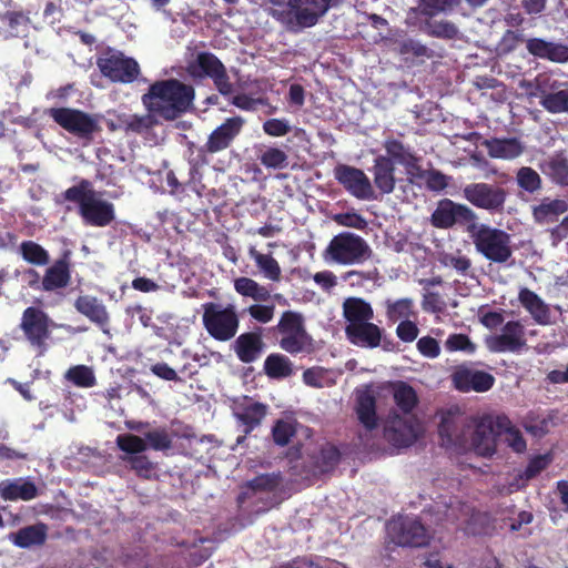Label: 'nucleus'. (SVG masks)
<instances>
[{"label": "nucleus", "mask_w": 568, "mask_h": 568, "mask_svg": "<svg viewBox=\"0 0 568 568\" xmlns=\"http://www.w3.org/2000/svg\"><path fill=\"white\" fill-rule=\"evenodd\" d=\"M459 0H418L417 10L419 14L434 18L440 12L452 10Z\"/></svg>", "instance_id": "nucleus-53"}, {"label": "nucleus", "mask_w": 568, "mask_h": 568, "mask_svg": "<svg viewBox=\"0 0 568 568\" xmlns=\"http://www.w3.org/2000/svg\"><path fill=\"white\" fill-rule=\"evenodd\" d=\"M467 232L476 251L487 261L504 264L513 256L511 235L506 231L474 222L467 226Z\"/></svg>", "instance_id": "nucleus-3"}, {"label": "nucleus", "mask_w": 568, "mask_h": 568, "mask_svg": "<svg viewBox=\"0 0 568 568\" xmlns=\"http://www.w3.org/2000/svg\"><path fill=\"white\" fill-rule=\"evenodd\" d=\"M273 331L280 337V347L288 354L311 353L314 349V339L306 329L305 318L296 311H284Z\"/></svg>", "instance_id": "nucleus-4"}, {"label": "nucleus", "mask_w": 568, "mask_h": 568, "mask_svg": "<svg viewBox=\"0 0 568 568\" xmlns=\"http://www.w3.org/2000/svg\"><path fill=\"white\" fill-rule=\"evenodd\" d=\"M250 255L265 277L274 282L280 281L281 267L278 262L271 254H263L252 247L250 250Z\"/></svg>", "instance_id": "nucleus-48"}, {"label": "nucleus", "mask_w": 568, "mask_h": 568, "mask_svg": "<svg viewBox=\"0 0 568 568\" xmlns=\"http://www.w3.org/2000/svg\"><path fill=\"white\" fill-rule=\"evenodd\" d=\"M341 0H290L295 9V24L301 28L314 27L318 20Z\"/></svg>", "instance_id": "nucleus-21"}, {"label": "nucleus", "mask_w": 568, "mask_h": 568, "mask_svg": "<svg viewBox=\"0 0 568 568\" xmlns=\"http://www.w3.org/2000/svg\"><path fill=\"white\" fill-rule=\"evenodd\" d=\"M355 412L359 423L367 430H373L378 426L376 397L369 387L364 390H357Z\"/></svg>", "instance_id": "nucleus-30"}, {"label": "nucleus", "mask_w": 568, "mask_h": 568, "mask_svg": "<svg viewBox=\"0 0 568 568\" xmlns=\"http://www.w3.org/2000/svg\"><path fill=\"white\" fill-rule=\"evenodd\" d=\"M19 254L30 265L45 266L50 263L49 252L39 243L27 240L19 245Z\"/></svg>", "instance_id": "nucleus-41"}, {"label": "nucleus", "mask_w": 568, "mask_h": 568, "mask_svg": "<svg viewBox=\"0 0 568 568\" xmlns=\"http://www.w3.org/2000/svg\"><path fill=\"white\" fill-rule=\"evenodd\" d=\"M47 538L48 526L44 523L26 526L9 535V540L14 546L23 549L42 546Z\"/></svg>", "instance_id": "nucleus-31"}, {"label": "nucleus", "mask_w": 568, "mask_h": 568, "mask_svg": "<svg viewBox=\"0 0 568 568\" xmlns=\"http://www.w3.org/2000/svg\"><path fill=\"white\" fill-rule=\"evenodd\" d=\"M54 123L84 144L93 141L95 134L101 132L100 115L83 110L61 106L50 108L45 111Z\"/></svg>", "instance_id": "nucleus-5"}, {"label": "nucleus", "mask_w": 568, "mask_h": 568, "mask_svg": "<svg viewBox=\"0 0 568 568\" xmlns=\"http://www.w3.org/2000/svg\"><path fill=\"white\" fill-rule=\"evenodd\" d=\"M488 155L494 159L514 160L525 151V145L518 138H493L484 143Z\"/></svg>", "instance_id": "nucleus-32"}, {"label": "nucleus", "mask_w": 568, "mask_h": 568, "mask_svg": "<svg viewBox=\"0 0 568 568\" xmlns=\"http://www.w3.org/2000/svg\"><path fill=\"white\" fill-rule=\"evenodd\" d=\"M525 41V36L521 31L506 30L500 38L497 50L500 54H509L514 52L520 43Z\"/></svg>", "instance_id": "nucleus-59"}, {"label": "nucleus", "mask_w": 568, "mask_h": 568, "mask_svg": "<svg viewBox=\"0 0 568 568\" xmlns=\"http://www.w3.org/2000/svg\"><path fill=\"white\" fill-rule=\"evenodd\" d=\"M516 182L519 189L534 194L541 190L542 180L539 173L530 166H521L516 173Z\"/></svg>", "instance_id": "nucleus-50"}, {"label": "nucleus", "mask_w": 568, "mask_h": 568, "mask_svg": "<svg viewBox=\"0 0 568 568\" xmlns=\"http://www.w3.org/2000/svg\"><path fill=\"white\" fill-rule=\"evenodd\" d=\"M544 60L551 62L565 63L568 61V45L562 43L548 42Z\"/></svg>", "instance_id": "nucleus-64"}, {"label": "nucleus", "mask_w": 568, "mask_h": 568, "mask_svg": "<svg viewBox=\"0 0 568 568\" xmlns=\"http://www.w3.org/2000/svg\"><path fill=\"white\" fill-rule=\"evenodd\" d=\"M382 389L392 395L400 415L415 416L413 412L417 407L419 398L413 386L404 381H390L386 382Z\"/></svg>", "instance_id": "nucleus-25"}, {"label": "nucleus", "mask_w": 568, "mask_h": 568, "mask_svg": "<svg viewBox=\"0 0 568 568\" xmlns=\"http://www.w3.org/2000/svg\"><path fill=\"white\" fill-rule=\"evenodd\" d=\"M463 196L475 207L496 214L505 209L507 191L498 185L478 182L465 185Z\"/></svg>", "instance_id": "nucleus-14"}, {"label": "nucleus", "mask_w": 568, "mask_h": 568, "mask_svg": "<svg viewBox=\"0 0 568 568\" xmlns=\"http://www.w3.org/2000/svg\"><path fill=\"white\" fill-rule=\"evenodd\" d=\"M518 300L536 323L540 325L550 323L549 306L535 292L524 287L519 291Z\"/></svg>", "instance_id": "nucleus-35"}, {"label": "nucleus", "mask_w": 568, "mask_h": 568, "mask_svg": "<svg viewBox=\"0 0 568 568\" xmlns=\"http://www.w3.org/2000/svg\"><path fill=\"white\" fill-rule=\"evenodd\" d=\"M334 178L354 197L358 200L374 197L372 183L363 170L347 164H337L334 168Z\"/></svg>", "instance_id": "nucleus-18"}, {"label": "nucleus", "mask_w": 568, "mask_h": 568, "mask_svg": "<svg viewBox=\"0 0 568 568\" xmlns=\"http://www.w3.org/2000/svg\"><path fill=\"white\" fill-rule=\"evenodd\" d=\"M497 430L499 438L516 454H523L527 449V443L523 433L505 414H498Z\"/></svg>", "instance_id": "nucleus-36"}, {"label": "nucleus", "mask_w": 568, "mask_h": 568, "mask_svg": "<svg viewBox=\"0 0 568 568\" xmlns=\"http://www.w3.org/2000/svg\"><path fill=\"white\" fill-rule=\"evenodd\" d=\"M65 378L73 385L82 388L93 387L97 384L92 368L85 365L70 367L65 373Z\"/></svg>", "instance_id": "nucleus-51"}, {"label": "nucleus", "mask_w": 568, "mask_h": 568, "mask_svg": "<svg viewBox=\"0 0 568 568\" xmlns=\"http://www.w3.org/2000/svg\"><path fill=\"white\" fill-rule=\"evenodd\" d=\"M374 184L384 194H389L395 189V165L393 160L385 155H378L372 168Z\"/></svg>", "instance_id": "nucleus-34"}, {"label": "nucleus", "mask_w": 568, "mask_h": 568, "mask_svg": "<svg viewBox=\"0 0 568 568\" xmlns=\"http://www.w3.org/2000/svg\"><path fill=\"white\" fill-rule=\"evenodd\" d=\"M185 71L194 81L212 80L215 89L224 97L231 95L234 91L226 67L210 51L197 52L187 61Z\"/></svg>", "instance_id": "nucleus-6"}, {"label": "nucleus", "mask_w": 568, "mask_h": 568, "mask_svg": "<svg viewBox=\"0 0 568 568\" xmlns=\"http://www.w3.org/2000/svg\"><path fill=\"white\" fill-rule=\"evenodd\" d=\"M535 94L540 104L550 113H568V83L559 82L546 73L535 78Z\"/></svg>", "instance_id": "nucleus-16"}, {"label": "nucleus", "mask_w": 568, "mask_h": 568, "mask_svg": "<svg viewBox=\"0 0 568 568\" xmlns=\"http://www.w3.org/2000/svg\"><path fill=\"white\" fill-rule=\"evenodd\" d=\"M257 159L268 170H284L290 165L287 153L276 146H265L260 151Z\"/></svg>", "instance_id": "nucleus-47"}, {"label": "nucleus", "mask_w": 568, "mask_h": 568, "mask_svg": "<svg viewBox=\"0 0 568 568\" xmlns=\"http://www.w3.org/2000/svg\"><path fill=\"white\" fill-rule=\"evenodd\" d=\"M39 489L29 478H13L0 481V497L3 500H23L29 501L37 498Z\"/></svg>", "instance_id": "nucleus-26"}, {"label": "nucleus", "mask_w": 568, "mask_h": 568, "mask_svg": "<svg viewBox=\"0 0 568 568\" xmlns=\"http://www.w3.org/2000/svg\"><path fill=\"white\" fill-rule=\"evenodd\" d=\"M74 307L103 332H106L110 324V315L101 300L92 295H81L75 300Z\"/></svg>", "instance_id": "nucleus-27"}, {"label": "nucleus", "mask_w": 568, "mask_h": 568, "mask_svg": "<svg viewBox=\"0 0 568 568\" xmlns=\"http://www.w3.org/2000/svg\"><path fill=\"white\" fill-rule=\"evenodd\" d=\"M422 31L429 37L444 40H455L459 34V29L454 22L448 20H434L433 18H427L424 21Z\"/></svg>", "instance_id": "nucleus-40"}, {"label": "nucleus", "mask_w": 568, "mask_h": 568, "mask_svg": "<svg viewBox=\"0 0 568 568\" xmlns=\"http://www.w3.org/2000/svg\"><path fill=\"white\" fill-rule=\"evenodd\" d=\"M264 10L278 22L291 27L295 23V9L290 0H265Z\"/></svg>", "instance_id": "nucleus-43"}, {"label": "nucleus", "mask_w": 568, "mask_h": 568, "mask_svg": "<svg viewBox=\"0 0 568 568\" xmlns=\"http://www.w3.org/2000/svg\"><path fill=\"white\" fill-rule=\"evenodd\" d=\"M264 372L271 378H285L292 375V363L283 354H270L264 362Z\"/></svg>", "instance_id": "nucleus-44"}, {"label": "nucleus", "mask_w": 568, "mask_h": 568, "mask_svg": "<svg viewBox=\"0 0 568 568\" xmlns=\"http://www.w3.org/2000/svg\"><path fill=\"white\" fill-rule=\"evenodd\" d=\"M1 26L0 36L6 39L24 38L30 29V16L28 11L23 10H7L0 13Z\"/></svg>", "instance_id": "nucleus-28"}, {"label": "nucleus", "mask_w": 568, "mask_h": 568, "mask_svg": "<svg viewBox=\"0 0 568 568\" xmlns=\"http://www.w3.org/2000/svg\"><path fill=\"white\" fill-rule=\"evenodd\" d=\"M414 316V302L412 298L404 297L396 301H386V317L389 322L407 321Z\"/></svg>", "instance_id": "nucleus-46"}, {"label": "nucleus", "mask_w": 568, "mask_h": 568, "mask_svg": "<svg viewBox=\"0 0 568 568\" xmlns=\"http://www.w3.org/2000/svg\"><path fill=\"white\" fill-rule=\"evenodd\" d=\"M144 438L154 450H168L172 447V437L164 427L145 433Z\"/></svg>", "instance_id": "nucleus-57"}, {"label": "nucleus", "mask_w": 568, "mask_h": 568, "mask_svg": "<svg viewBox=\"0 0 568 568\" xmlns=\"http://www.w3.org/2000/svg\"><path fill=\"white\" fill-rule=\"evenodd\" d=\"M115 442L119 449L130 456L141 455L148 448L145 440L133 434H121Z\"/></svg>", "instance_id": "nucleus-54"}, {"label": "nucleus", "mask_w": 568, "mask_h": 568, "mask_svg": "<svg viewBox=\"0 0 568 568\" xmlns=\"http://www.w3.org/2000/svg\"><path fill=\"white\" fill-rule=\"evenodd\" d=\"M308 458L314 473L326 474L338 465L341 452L335 445L325 443L318 450L308 454Z\"/></svg>", "instance_id": "nucleus-33"}, {"label": "nucleus", "mask_w": 568, "mask_h": 568, "mask_svg": "<svg viewBox=\"0 0 568 568\" xmlns=\"http://www.w3.org/2000/svg\"><path fill=\"white\" fill-rule=\"evenodd\" d=\"M452 382L454 387L460 392L467 393L474 390L484 393L494 386L495 377L484 371L459 366L452 374Z\"/></svg>", "instance_id": "nucleus-22"}, {"label": "nucleus", "mask_w": 568, "mask_h": 568, "mask_svg": "<svg viewBox=\"0 0 568 568\" xmlns=\"http://www.w3.org/2000/svg\"><path fill=\"white\" fill-rule=\"evenodd\" d=\"M550 462L551 459L548 455L535 456L528 462L521 477H524L527 480L535 478L537 475H539L544 469L548 467Z\"/></svg>", "instance_id": "nucleus-61"}, {"label": "nucleus", "mask_w": 568, "mask_h": 568, "mask_svg": "<svg viewBox=\"0 0 568 568\" xmlns=\"http://www.w3.org/2000/svg\"><path fill=\"white\" fill-rule=\"evenodd\" d=\"M398 53L400 55H412L414 58H433L432 49L414 39H405L398 42Z\"/></svg>", "instance_id": "nucleus-56"}, {"label": "nucleus", "mask_w": 568, "mask_h": 568, "mask_svg": "<svg viewBox=\"0 0 568 568\" xmlns=\"http://www.w3.org/2000/svg\"><path fill=\"white\" fill-rule=\"evenodd\" d=\"M476 219V213L467 205L456 203L450 199H443L432 213L430 223L437 229H450L456 223L473 224Z\"/></svg>", "instance_id": "nucleus-17"}, {"label": "nucleus", "mask_w": 568, "mask_h": 568, "mask_svg": "<svg viewBox=\"0 0 568 568\" xmlns=\"http://www.w3.org/2000/svg\"><path fill=\"white\" fill-rule=\"evenodd\" d=\"M343 316L346 321V325H356L372 321L374 318V311L371 304L364 298L347 297L343 302Z\"/></svg>", "instance_id": "nucleus-38"}, {"label": "nucleus", "mask_w": 568, "mask_h": 568, "mask_svg": "<svg viewBox=\"0 0 568 568\" xmlns=\"http://www.w3.org/2000/svg\"><path fill=\"white\" fill-rule=\"evenodd\" d=\"M470 430L471 418L452 410L443 413L438 425L440 446L456 454L468 453Z\"/></svg>", "instance_id": "nucleus-8"}, {"label": "nucleus", "mask_w": 568, "mask_h": 568, "mask_svg": "<svg viewBox=\"0 0 568 568\" xmlns=\"http://www.w3.org/2000/svg\"><path fill=\"white\" fill-rule=\"evenodd\" d=\"M71 282V251L65 250L61 256L45 268L43 292H53L67 287Z\"/></svg>", "instance_id": "nucleus-24"}, {"label": "nucleus", "mask_w": 568, "mask_h": 568, "mask_svg": "<svg viewBox=\"0 0 568 568\" xmlns=\"http://www.w3.org/2000/svg\"><path fill=\"white\" fill-rule=\"evenodd\" d=\"M97 65L100 72L112 82L132 83L140 74L139 63L120 51H106L98 59Z\"/></svg>", "instance_id": "nucleus-15"}, {"label": "nucleus", "mask_w": 568, "mask_h": 568, "mask_svg": "<svg viewBox=\"0 0 568 568\" xmlns=\"http://www.w3.org/2000/svg\"><path fill=\"white\" fill-rule=\"evenodd\" d=\"M245 120L240 115L225 119L210 133L205 144L199 148V161L206 164L207 154H215L231 148L242 132Z\"/></svg>", "instance_id": "nucleus-12"}, {"label": "nucleus", "mask_w": 568, "mask_h": 568, "mask_svg": "<svg viewBox=\"0 0 568 568\" xmlns=\"http://www.w3.org/2000/svg\"><path fill=\"white\" fill-rule=\"evenodd\" d=\"M264 342L261 333L246 332L236 337L233 349L237 358L245 364L257 361L263 352Z\"/></svg>", "instance_id": "nucleus-29"}, {"label": "nucleus", "mask_w": 568, "mask_h": 568, "mask_svg": "<svg viewBox=\"0 0 568 568\" xmlns=\"http://www.w3.org/2000/svg\"><path fill=\"white\" fill-rule=\"evenodd\" d=\"M422 432V424L416 416L400 415L395 409L388 413L383 424V436L395 448L412 446Z\"/></svg>", "instance_id": "nucleus-10"}, {"label": "nucleus", "mask_w": 568, "mask_h": 568, "mask_svg": "<svg viewBox=\"0 0 568 568\" xmlns=\"http://www.w3.org/2000/svg\"><path fill=\"white\" fill-rule=\"evenodd\" d=\"M568 211V203L561 199H545L539 205L532 210L535 220L539 223L546 222L549 216H558Z\"/></svg>", "instance_id": "nucleus-49"}, {"label": "nucleus", "mask_w": 568, "mask_h": 568, "mask_svg": "<svg viewBox=\"0 0 568 568\" xmlns=\"http://www.w3.org/2000/svg\"><path fill=\"white\" fill-rule=\"evenodd\" d=\"M124 460L135 474L144 479H151L154 476L156 464L151 462L145 455L128 456Z\"/></svg>", "instance_id": "nucleus-55"}, {"label": "nucleus", "mask_w": 568, "mask_h": 568, "mask_svg": "<svg viewBox=\"0 0 568 568\" xmlns=\"http://www.w3.org/2000/svg\"><path fill=\"white\" fill-rule=\"evenodd\" d=\"M300 423L295 419L280 418L272 426V438L275 445L285 447L296 435Z\"/></svg>", "instance_id": "nucleus-45"}, {"label": "nucleus", "mask_w": 568, "mask_h": 568, "mask_svg": "<svg viewBox=\"0 0 568 568\" xmlns=\"http://www.w3.org/2000/svg\"><path fill=\"white\" fill-rule=\"evenodd\" d=\"M497 422L498 414H484L477 418H471L469 452L483 458H491L497 453L499 439Z\"/></svg>", "instance_id": "nucleus-11"}, {"label": "nucleus", "mask_w": 568, "mask_h": 568, "mask_svg": "<svg viewBox=\"0 0 568 568\" xmlns=\"http://www.w3.org/2000/svg\"><path fill=\"white\" fill-rule=\"evenodd\" d=\"M156 115L153 112H148L146 114H130L121 116L120 123L121 126L126 132H133L136 134H142L150 129H152L155 124H158Z\"/></svg>", "instance_id": "nucleus-42"}, {"label": "nucleus", "mask_w": 568, "mask_h": 568, "mask_svg": "<svg viewBox=\"0 0 568 568\" xmlns=\"http://www.w3.org/2000/svg\"><path fill=\"white\" fill-rule=\"evenodd\" d=\"M202 307V323L212 338L219 342H227L235 337L240 327V318L234 305L222 306L207 302Z\"/></svg>", "instance_id": "nucleus-7"}, {"label": "nucleus", "mask_w": 568, "mask_h": 568, "mask_svg": "<svg viewBox=\"0 0 568 568\" xmlns=\"http://www.w3.org/2000/svg\"><path fill=\"white\" fill-rule=\"evenodd\" d=\"M485 343L493 353H519L527 344L525 327L519 321H509L500 334L488 336Z\"/></svg>", "instance_id": "nucleus-19"}, {"label": "nucleus", "mask_w": 568, "mask_h": 568, "mask_svg": "<svg viewBox=\"0 0 568 568\" xmlns=\"http://www.w3.org/2000/svg\"><path fill=\"white\" fill-rule=\"evenodd\" d=\"M62 196L65 201L78 204L79 214L87 225L105 227L115 220L114 204L99 197L89 180L82 179L67 189Z\"/></svg>", "instance_id": "nucleus-2"}, {"label": "nucleus", "mask_w": 568, "mask_h": 568, "mask_svg": "<svg viewBox=\"0 0 568 568\" xmlns=\"http://www.w3.org/2000/svg\"><path fill=\"white\" fill-rule=\"evenodd\" d=\"M326 253L338 264L352 265L371 258L373 252L362 236L351 232H342L331 240Z\"/></svg>", "instance_id": "nucleus-9"}, {"label": "nucleus", "mask_w": 568, "mask_h": 568, "mask_svg": "<svg viewBox=\"0 0 568 568\" xmlns=\"http://www.w3.org/2000/svg\"><path fill=\"white\" fill-rule=\"evenodd\" d=\"M445 347L448 352H465L474 354L477 349L475 343L465 334H450L445 341Z\"/></svg>", "instance_id": "nucleus-58"}, {"label": "nucleus", "mask_w": 568, "mask_h": 568, "mask_svg": "<svg viewBox=\"0 0 568 568\" xmlns=\"http://www.w3.org/2000/svg\"><path fill=\"white\" fill-rule=\"evenodd\" d=\"M384 148L390 160L394 159L403 165L410 164L415 161V154H413L408 148L396 139L386 140Z\"/></svg>", "instance_id": "nucleus-52"}, {"label": "nucleus", "mask_w": 568, "mask_h": 568, "mask_svg": "<svg viewBox=\"0 0 568 568\" xmlns=\"http://www.w3.org/2000/svg\"><path fill=\"white\" fill-rule=\"evenodd\" d=\"M267 406L262 403L243 405L236 413L237 419L245 426L244 433L250 434L266 416Z\"/></svg>", "instance_id": "nucleus-39"}, {"label": "nucleus", "mask_w": 568, "mask_h": 568, "mask_svg": "<svg viewBox=\"0 0 568 568\" xmlns=\"http://www.w3.org/2000/svg\"><path fill=\"white\" fill-rule=\"evenodd\" d=\"M387 535L392 542L402 547H424L429 541L425 526L415 518L399 517L386 525Z\"/></svg>", "instance_id": "nucleus-13"}, {"label": "nucleus", "mask_w": 568, "mask_h": 568, "mask_svg": "<svg viewBox=\"0 0 568 568\" xmlns=\"http://www.w3.org/2000/svg\"><path fill=\"white\" fill-rule=\"evenodd\" d=\"M194 99L195 89L174 78L151 83L141 97L145 110L165 121H174L190 111Z\"/></svg>", "instance_id": "nucleus-1"}, {"label": "nucleus", "mask_w": 568, "mask_h": 568, "mask_svg": "<svg viewBox=\"0 0 568 568\" xmlns=\"http://www.w3.org/2000/svg\"><path fill=\"white\" fill-rule=\"evenodd\" d=\"M541 172L560 186H568V159L564 152H557L539 164Z\"/></svg>", "instance_id": "nucleus-37"}, {"label": "nucleus", "mask_w": 568, "mask_h": 568, "mask_svg": "<svg viewBox=\"0 0 568 568\" xmlns=\"http://www.w3.org/2000/svg\"><path fill=\"white\" fill-rule=\"evenodd\" d=\"M345 335L353 345L376 348L384 342V348L389 349L390 341L383 339V329L371 321L358 323L356 325H346Z\"/></svg>", "instance_id": "nucleus-23"}, {"label": "nucleus", "mask_w": 568, "mask_h": 568, "mask_svg": "<svg viewBox=\"0 0 568 568\" xmlns=\"http://www.w3.org/2000/svg\"><path fill=\"white\" fill-rule=\"evenodd\" d=\"M49 323L50 318L45 312L29 306L22 313L20 328L32 346L42 348L50 337Z\"/></svg>", "instance_id": "nucleus-20"}, {"label": "nucleus", "mask_w": 568, "mask_h": 568, "mask_svg": "<svg viewBox=\"0 0 568 568\" xmlns=\"http://www.w3.org/2000/svg\"><path fill=\"white\" fill-rule=\"evenodd\" d=\"M247 313L258 323L266 324L274 317L275 305L253 304L248 306Z\"/></svg>", "instance_id": "nucleus-63"}, {"label": "nucleus", "mask_w": 568, "mask_h": 568, "mask_svg": "<svg viewBox=\"0 0 568 568\" xmlns=\"http://www.w3.org/2000/svg\"><path fill=\"white\" fill-rule=\"evenodd\" d=\"M333 220L341 226L352 227L359 231H364L367 229L366 219L356 212H345L335 214Z\"/></svg>", "instance_id": "nucleus-60"}, {"label": "nucleus", "mask_w": 568, "mask_h": 568, "mask_svg": "<svg viewBox=\"0 0 568 568\" xmlns=\"http://www.w3.org/2000/svg\"><path fill=\"white\" fill-rule=\"evenodd\" d=\"M265 134L274 138L284 136L291 131V125L285 119H268L263 123Z\"/></svg>", "instance_id": "nucleus-62"}]
</instances>
